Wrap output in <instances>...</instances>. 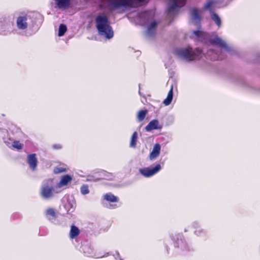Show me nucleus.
<instances>
[{
  "mask_svg": "<svg viewBox=\"0 0 260 260\" xmlns=\"http://www.w3.org/2000/svg\"><path fill=\"white\" fill-rule=\"evenodd\" d=\"M96 27L99 34L108 39L113 37L114 32L112 27L109 24L108 17L105 15H98L95 19Z\"/></svg>",
  "mask_w": 260,
  "mask_h": 260,
  "instance_id": "1",
  "label": "nucleus"
},
{
  "mask_svg": "<svg viewBox=\"0 0 260 260\" xmlns=\"http://www.w3.org/2000/svg\"><path fill=\"white\" fill-rule=\"evenodd\" d=\"M108 4L111 11L121 9L132 8L137 6V2H143L145 0H102Z\"/></svg>",
  "mask_w": 260,
  "mask_h": 260,
  "instance_id": "2",
  "label": "nucleus"
},
{
  "mask_svg": "<svg viewBox=\"0 0 260 260\" xmlns=\"http://www.w3.org/2000/svg\"><path fill=\"white\" fill-rule=\"evenodd\" d=\"M196 53L191 47L179 49L176 50L177 55L188 61L198 59L201 57V51L199 49H197Z\"/></svg>",
  "mask_w": 260,
  "mask_h": 260,
  "instance_id": "3",
  "label": "nucleus"
},
{
  "mask_svg": "<svg viewBox=\"0 0 260 260\" xmlns=\"http://www.w3.org/2000/svg\"><path fill=\"white\" fill-rule=\"evenodd\" d=\"M51 183V180H47L45 181L42 184L40 194L44 199H49L53 197L54 187Z\"/></svg>",
  "mask_w": 260,
  "mask_h": 260,
  "instance_id": "4",
  "label": "nucleus"
},
{
  "mask_svg": "<svg viewBox=\"0 0 260 260\" xmlns=\"http://www.w3.org/2000/svg\"><path fill=\"white\" fill-rule=\"evenodd\" d=\"M161 169L160 164H157L154 167H147L139 169V172L145 177H150L157 173Z\"/></svg>",
  "mask_w": 260,
  "mask_h": 260,
  "instance_id": "5",
  "label": "nucleus"
},
{
  "mask_svg": "<svg viewBox=\"0 0 260 260\" xmlns=\"http://www.w3.org/2000/svg\"><path fill=\"white\" fill-rule=\"evenodd\" d=\"M172 3L170 5L167 9L168 13H171L173 12L176 8L184 6L186 3V0H171Z\"/></svg>",
  "mask_w": 260,
  "mask_h": 260,
  "instance_id": "6",
  "label": "nucleus"
},
{
  "mask_svg": "<svg viewBox=\"0 0 260 260\" xmlns=\"http://www.w3.org/2000/svg\"><path fill=\"white\" fill-rule=\"evenodd\" d=\"M209 43L213 45H216L219 47L222 48H228V46L225 43L221 38L217 36L211 38L209 39Z\"/></svg>",
  "mask_w": 260,
  "mask_h": 260,
  "instance_id": "7",
  "label": "nucleus"
},
{
  "mask_svg": "<svg viewBox=\"0 0 260 260\" xmlns=\"http://www.w3.org/2000/svg\"><path fill=\"white\" fill-rule=\"evenodd\" d=\"M27 163L30 168L32 171H35L38 165V159L35 153H32L27 155Z\"/></svg>",
  "mask_w": 260,
  "mask_h": 260,
  "instance_id": "8",
  "label": "nucleus"
},
{
  "mask_svg": "<svg viewBox=\"0 0 260 260\" xmlns=\"http://www.w3.org/2000/svg\"><path fill=\"white\" fill-rule=\"evenodd\" d=\"M55 7L60 10H66L71 6V0H54Z\"/></svg>",
  "mask_w": 260,
  "mask_h": 260,
  "instance_id": "9",
  "label": "nucleus"
},
{
  "mask_svg": "<svg viewBox=\"0 0 260 260\" xmlns=\"http://www.w3.org/2000/svg\"><path fill=\"white\" fill-rule=\"evenodd\" d=\"M26 16H19L17 19V26L20 29H25L27 27Z\"/></svg>",
  "mask_w": 260,
  "mask_h": 260,
  "instance_id": "10",
  "label": "nucleus"
},
{
  "mask_svg": "<svg viewBox=\"0 0 260 260\" xmlns=\"http://www.w3.org/2000/svg\"><path fill=\"white\" fill-rule=\"evenodd\" d=\"M160 145L158 143H156L154 144L152 151L151 152L149 158L150 160H154L157 157H158L160 154Z\"/></svg>",
  "mask_w": 260,
  "mask_h": 260,
  "instance_id": "11",
  "label": "nucleus"
},
{
  "mask_svg": "<svg viewBox=\"0 0 260 260\" xmlns=\"http://www.w3.org/2000/svg\"><path fill=\"white\" fill-rule=\"evenodd\" d=\"M161 128V126L159 125L157 120H153L151 121L146 126V129L147 131H151L153 129H157Z\"/></svg>",
  "mask_w": 260,
  "mask_h": 260,
  "instance_id": "12",
  "label": "nucleus"
},
{
  "mask_svg": "<svg viewBox=\"0 0 260 260\" xmlns=\"http://www.w3.org/2000/svg\"><path fill=\"white\" fill-rule=\"evenodd\" d=\"M103 198L109 203H117L119 201V198L111 193H106L103 196Z\"/></svg>",
  "mask_w": 260,
  "mask_h": 260,
  "instance_id": "13",
  "label": "nucleus"
},
{
  "mask_svg": "<svg viewBox=\"0 0 260 260\" xmlns=\"http://www.w3.org/2000/svg\"><path fill=\"white\" fill-rule=\"evenodd\" d=\"M80 230L78 227L73 224L71 226L70 231V238L72 239H75L80 234Z\"/></svg>",
  "mask_w": 260,
  "mask_h": 260,
  "instance_id": "14",
  "label": "nucleus"
},
{
  "mask_svg": "<svg viewBox=\"0 0 260 260\" xmlns=\"http://www.w3.org/2000/svg\"><path fill=\"white\" fill-rule=\"evenodd\" d=\"M72 179V177L69 175H65L62 176L60 182L58 184V186L61 187L62 186L67 185L69 182L71 181Z\"/></svg>",
  "mask_w": 260,
  "mask_h": 260,
  "instance_id": "15",
  "label": "nucleus"
},
{
  "mask_svg": "<svg viewBox=\"0 0 260 260\" xmlns=\"http://www.w3.org/2000/svg\"><path fill=\"white\" fill-rule=\"evenodd\" d=\"M157 23L156 21H153L151 23L147 28V33L149 35H152L155 32V29L157 27Z\"/></svg>",
  "mask_w": 260,
  "mask_h": 260,
  "instance_id": "16",
  "label": "nucleus"
},
{
  "mask_svg": "<svg viewBox=\"0 0 260 260\" xmlns=\"http://www.w3.org/2000/svg\"><path fill=\"white\" fill-rule=\"evenodd\" d=\"M138 140V133L137 132H135L131 137L130 142V147L132 148H136L137 145V142Z\"/></svg>",
  "mask_w": 260,
  "mask_h": 260,
  "instance_id": "17",
  "label": "nucleus"
},
{
  "mask_svg": "<svg viewBox=\"0 0 260 260\" xmlns=\"http://www.w3.org/2000/svg\"><path fill=\"white\" fill-rule=\"evenodd\" d=\"M173 99V89L172 88L168 92L167 98L164 100V104L166 106L170 105Z\"/></svg>",
  "mask_w": 260,
  "mask_h": 260,
  "instance_id": "18",
  "label": "nucleus"
},
{
  "mask_svg": "<svg viewBox=\"0 0 260 260\" xmlns=\"http://www.w3.org/2000/svg\"><path fill=\"white\" fill-rule=\"evenodd\" d=\"M211 18L215 22V23L220 27L221 25V20L220 17L216 13L212 12L211 13Z\"/></svg>",
  "mask_w": 260,
  "mask_h": 260,
  "instance_id": "19",
  "label": "nucleus"
},
{
  "mask_svg": "<svg viewBox=\"0 0 260 260\" xmlns=\"http://www.w3.org/2000/svg\"><path fill=\"white\" fill-rule=\"evenodd\" d=\"M67 27L65 24H61L59 26L58 35L59 37L63 36L67 31Z\"/></svg>",
  "mask_w": 260,
  "mask_h": 260,
  "instance_id": "20",
  "label": "nucleus"
},
{
  "mask_svg": "<svg viewBox=\"0 0 260 260\" xmlns=\"http://www.w3.org/2000/svg\"><path fill=\"white\" fill-rule=\"evenodd\" d=\"M147 113V110H141L138 113V116H137V117H138V119L139 120V121H143L146 115V114Z\"/></svg>",
  "mask_w": 260,
  "mask_h": 260,
  "instance_id": "21",
  "label": "nucleus"
},
{
  "mask_svg": "<svg viewBox=\"0 0 260 260\" xmlns=\"http://www.w3.org/2000/svg\"><path fill=\"white\" fill-rule=\"evenodd\" d=\"M214 2L212 0L208 1L207 3L205 5L204 7V10H209L211 13H212L213 12L212 9H211V7L214 4Z\"/></svg>",
  "mask_w": 260,
  "mask_h": 260,
  "instance_id": "22",
  "label": "nucleus"
},
{
  "mask_svg": "<svg viewBox=\"0 0 260 260\" xmlns=\"http://www.w3.org/2000/svg\"><path fill=\"white\" fill-rule=\"evenodd\" d=\"M12 146L14 148L17 149L18 150H20V149H22L23 148V145L22 144L20 143L19 141H14L13 142Z\"/></svg>",
  "mask_w": 260,
  "mask_h": 260,
  "instance_id": "23",
  "label": "nucleus"
},
{
  "mask_svg": "<svg viewBox=\"0 0 260 260\" xmlns=\"http://www.w3.org/2000/svg\"><path fill=\"white\" fill-rule=\"evenodd\" d=\"M81 192L82 194L85 195L89 193L88 186L84 184L81 187Z\"/></svg>",
  "mask_w": 260,
  "mask_h": 260,
  "instance_id": "24",
  "label": "nucleus"
},
{
  "mask_svg": "<svg viewBox=\"0 0 260 260\" xmlns=\"http://www.w3.org/2000/svg\"><path fill=\"white\" fill-rule=\"evenodd\" d=\"M191 14L194 19H199L200 15L199 11L197 9L194 8L192 10Z\"/></svg>",
  "mask_w": 260,
  "mask_h": 260,
  "instance_id": "25",
  "label": "nucleus"
},
{
  "mask_svg": "<svg viewBox=\"0 0 260 260\" xmlns=\"http://www.w3.org/2000/svg\"><path fill=\"white\" fill-rule=\"evenodd\" d=\"M46 215H50L52 217H56V213L53 208H49L46 210Z\"/></svg>",
  "mask_w": 260,
  "mask_h": 260,
  "instance_id": "26",
  "label": "nucleus"
},
{
  "mask_svg": "<svg viewBox=\"0 0 260 260\" xmlns=\"http://www.w3.org/2000/svg\"><path fill=\"white\" fill-rule=\"evenodd\" d=\"M66 171V169L62 167H55L53 170L54 173L56 174L64 172Z\"/></svg>",
  "mask_w": 260,
  "mask_h": 260,
  "instance_id": "27",
  "label": "nucleus"
},
{
  "mask_svg": "<svg viewBox=\"0 0 260 260\" xmlns=\"http://www.w3.org/2000/svg\"><path fill=\"white\" fill-rule=\"evenodd\" d=\"M193 34L198 38L204 37L205 33L200 30L193 31Z\"/></svg>",
  "mask_w": 260,
  "mask_h": 260,
  "instance_id": "28",
  "label": "nucleus"
},
{
  "mask_svg": "<svg viewBox=\"0 0 260 260\" xmlns=\"http://www.w3.org/2000/svg\"><path fill=\"white\" fill-rule=\"evenodd\" d=\"M52 148L55 150H59L62 148V146L59 144H56L52 145Z\"/></svg>",
  "mask_w": 260,
  "mask_h": 260,
  "instance_id": "29",
  "label": "nucleus"
},
{
  "mask_svg": "<svg viewBox=\"0 0 260 260\" xmlns=\"http://www.w3.org/2000/svg\"><path fill=\"white\" fill-rule=\"evenodd\" d=\"M117 207V206L116 204H110L109 205V208L110 209H115Z\"/></svg>",
  "mask_w": 260,
  "mask_h": 260,
  "instance_id": "30",
  "label": "nucleus"
},
{
  "mask_svg": "<svg viewBox=\"0 0 260 260\" xmlns=\"http://www.w3.org/2000/svg\"><path fill=\"white\" fill-rule=\"evenodd\" d=\"M194 233H195V234H196V235H198V233H200V231H198L197 230H196V231H195V232H194Z\"/></svg>",
  "mask_w": 260,
  "mask_h": 260,
  "instance_id": "31",
  "label": "nucleus"
},
{
  "mask_svg": "<svg viewBox=\"0 0 260 260\" xmlns=\"http://www.w3.org/2000/svg\"><path fill=\"white\" fill-rule=\"evenodd\" d=\"M120 260H123V259H122V258H120Z\"/></svg>",
  "mask_w": 260,
  "mask_h": 260,
  "instance_id": "32",
  "label": "nucleus"
}]
</instances>
